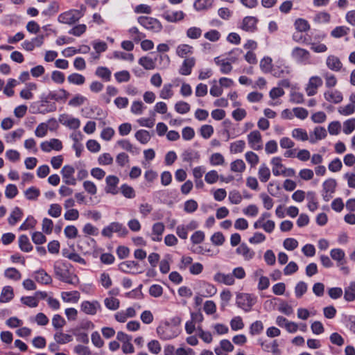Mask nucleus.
I'll list each match as a JSON object with an SVG mask.
<instances>
[{"label":"nucleus","instance_id":"obj_1","mask_svg":"<svg viewBox=\"0 0 355 355\" xmlns=\"http://www.w3.org/2000/svg\"><path fill=\"white\" fill-rule=\"evenodd\" d=\"M72 266L61 260L55 261L53 265L54 274L58 279L64 283L77 286L80 281L78 276L71 270Z\"/></svg>","mask_w":355,"mask_h":355},{"label":"nucleus","instance_id":"obj_2","mask_svg":"<svg viewBox=\"0 0 355 355\" xmlns=\"http://www.w3.org/2000/svg\"><path fill=\"white\" fill-rule=\"evenodd\" d=\"M81 10H70L60 14L58 17V21L60 23L66 24H73L78 21L83 15L82 10H85V7L82 6Z\"/></svg>","mask_w":355,"mask_h":355},{"label":"nucleus","instance_id":"obj_3","mask_svg":"<svg viewBox=\"0 0 355 355\" xmlns=\"http://www.w3.org/2000/svg\"><path fill=\"white\" fill-rule=\"evenodd\" d=\"M138 22L144 28L153 33H159L162 29L161 22L151 17L141 16L138 18Z\"/></svg>","mask_w":355,"mask_h":355},{"label":"nucleus","instance_id":"obj_4","mask_svg":"<svg viewBox=\"0 0 355 355\" xmlns=\"http://www.w3.org/2000/svg\"><path fill=\"white\" fill-rule=\"evenodd\" d=\"M256 302V297L248 293H239L236 295V304L244 311L248 312Z\"/></svg>","mask_w":355,"mask_h":355},{"label":"nucleus","instance_id":"obj_5","mask_svg":"<svg viewBox=\"0 0 355 355\" xmlns=\"http://www.w3.org/2000/svg\"><path fill=\"white\" fill-rule=\"evenodd\" d=\"M113 233H118L120 235H125L128 233V231L121 223L113 222L105 227L101 232L102 235L107 238H111Z\"/></svg>","mask_w":355,"mask_h":355},{"label":"nucleus","instance_id":"obj_6","mask_svg":"<svg viewBox=\"0 0 355 355\" xmlns=\"http://www.w3.org/2000/svg\"><path fill=\"white\" fill-rule=\"evenodd\" d=\"M249 146L254 150H260L263 148L262 137L259 131L255 130L247 135Z\"/></svg>","mask_w":355,"mask_h":355},{"label":"nucleus","instance_id":"obj_7","mask_svg":"<svg viewBox=\"0 0 355 355\" xmlns=\"http://www.w3.org/2000/svg\"><path fill=\"white\" fill-rule=\"evenodd\" d=\"M291 56L296 62L300 64H306L310 63L311 53L304 49L300 47L294 48L292 50Z\"/></svg>","mask_w":355,"mask_h":355},{"label":"nucleus","instance_id":"obj_8","mask_svg":"<svg viewBox=\"0 0 355 355\" xmlns=\"http://www.w3.org/2000/svg\"><path fill=\"white\" fill-rule=\"evenodd\" d=\"M336 181L333 178L326 180L322 184V198L324 201L328 202L335 192L336 187Z\"/></svg>","mask_w":355,"mask_h":355},{"label":"nucleus","instance_id":"obj_9","mask_svg":"<svg viewBox=\"0 0 355 355\" xmlns=\"http://www.w3.org/2000/svg\"><path fill=\"white\" fill-rule=\"evenodd\" d=\"M322 85V80L320 77L318 76L311 77L305 88L307 96H312L316 94L318 87Z\"/></svg>","mask_w":355,"mask_h":355},{"label":"nucleus","instance_id":"obj_10","mask_svg":"<svg viewBox=\"0 0 355 355\" xmlns=\"http://www.w3.org/2000/svg\"><path fill=\"white\" fill-rule=\"evenodd\" d=\"M101 309V305L97 301H83L80 304V310L87 315H95Z\"/></svg>","mask_w":355,"mask_h":355},{"label":"nucleus","instance_id":"obj_11","mask_svg":"<svg viewBox=\"0 0 355 355\" xmlns=\"http://www.w3.org/2000/svg\"><path fill=\"white\" fill-rule=\"evenodd\" d=\"M185 14L181 10H166L162 17L168 22L176 23L184 19Z\"/></svg>","mask_w":355,"mask_h":355},{"label":"nucleus","instance_id":"obj_12","mask_svg":"<svg viewBox=\"0 0 355 355\" xmlns=\"http://www.w3.org/2000/svg\"><path fill=\"white\" fill-rule=\"evenodd\" d=\"M75 169L72 166L65 165L61 170L64 182L68 185H75L76 180L73 177Z\"/></svg>","mask_w":355,"mask_h":355},{"label":"nucleus","instance_id":"obj_13","mask_svg":"<svg viewBox=\"0 0 355 355\" xmlns=\"http://www.w3.org/2000/svg\"><path fill=\"white\" fill-rule=\"evenodd\" d=\"M40 147L44 152L46 153L52 150L59 151L62 148V144L61 141L58 139H51L49 141L42 142Z\"/></svg>","mask_w":355,"mask_h":355},{"label":"nucleus","instance_id":"obj_14","mask_svg":"<svg viewBox=\"0 0 355 355\" xmlns=\"http://www.w3.org/2000/svg\"><path fill=\"white\" fill-rule=\"evenodd\" d=\"M106 187H105V192L107 193H111L112 195H116L118 193V184L119 182V179L118 177L115 175H108L105 178Z\"/></svg>","mask_w":355,"mask_h":355},{"label":"nucleus","instance_id":"obj_15","mask_svg":"<svg viewBox=\"0 0 355 355\" xmlns=\"http://www.w3.org/2000/svg\"><path fill=\"white\" fill-rule=\"evenodd\" d=\"M157 333L160 338L164 340H170L178 336V333L172 330L171 326L168 323L157 328Z\"/></svg>","mask_w":355,"mask_h":355},{"label":"nucleus","instance_id":"obj_16","mask_svg":"<svg viewBox=\"0 0 355 355\" xmlns=\"http://www.w3.org/2000/svg\"><path fill=\"white\" fill-rule=\"evenodd\" d=\"M237 254L241 255L245 261L252 259L255 255L253 250L250 248L245 243H241L236 250Z\"/></svg>","mask_w":355,"mask_h":355},{"label":"nucleus","instance_id":"obj_17","mask_svg":"<svg viewBox=\"0 0 355 355\" xmlns=\"http://www.w3.org/2000/svg\"><path fill=\"white\" fill-rule=\"evenodd\" d=\"M327 68L333 71H339L343 67L340 58L334 55H329L326 59Z\"/></svg>","mask_w":355,"mask_h":355},{"label":"nucleus","instance_id":"obj_18","mask_svg":"<svg viewBox=\"0 0 355 355\" xmlns=\"http://www.w3.org/2000/svg\"><path fill=\"white\" fill-rule=\"evenodd\" d=\"M214 280L218 283L227 286H232L235 284V279L232 273L225 274L220 272H216L214 276Z\"/></svg>","mask_w":355,"mask_h":355},{"label":"nucleus","instance_id":"obj_19","mask_svg":"<svg viewBox=\"0 0 355 355\" xmlns=\"http://www.w3.org/2000/svg\"><path fill=\"white\" fill-rule=\"evenodd\" d=\"M324 97L327 101L336 104L340 103L343 99L342 93L336 89L326 91L324 93Z\"/></svg>","mask_w":355,"mask_h":355},{"label":"nucleus","instance_id":"obj_20","mask_svg":"<svg viewBox=\"0 0 355 355\" xmlns=\"http://www.w3.org/2000/svg\"><path fill=\"white\" fill-rule=\"evenodd\" d=\"M195 64L196 59L193 57L186 58L179 69V73L183 76L190 75Z\"/></svg>","mask_w":355,"mask_h":355},{"label":"nucleus","instance_id":"obj_21","mask_svg":"<svg viewBox=\"0 0 355 355\" xmlns=\"http://www.w3.org/2000/svg\"><path fill=\"white\" fill-rule=\"evenodd\" d=\"M59 120L62 125L71 129H78L80 125V121L78 119L68 115H62Z\"/></svg>","mask_w":355,"mask_h":355},{"label":"nucleus","instance_id":"obj_22","mask_svg":"<svg viewBox=\"0 0 355 355\" xmlns=\"http://www.w3.org/2000/svg\"><path fill=\"white\" fill-rule=\"evenodd\" d=\"M164 225L161 222L153 224L152 227L151 239L153 241H160L162 239V234L164 232Z\"/></svg>","mask_w":355,"mask_h":355},{"label":"nucleus","instance_id":"obj_23","mask_svg":"<svg viewBox=\"0 0 355 355\" xmlns=\"http://www.w3.org/2000/svg\"><path fill=\"white\" fill-rule=\"evenodd\" d=\"M138 266V263L134 261H125L119 264V268L125 273H137Z\"/></svg>","mask_w":355,"mask_h":355},{"label":"nucleus","instance_id":"obj_24","mask_svg":"<svg viewBox=\"0 0 355 355\" xmlns=\"http://www.w3.org/2000/svg\"><path fill=\"white\" fill-rule=\"evenodd\" d=\"M217 292L216 287L208 282H202L200 286V293L204 297H209L214 295Z\"/></svg>","mask_w":355,"mask_h":355},{"label":"nucleus","instance_id":"obj_25","mask_svg":"<svg viewBox=\"0 0 355 355\" xmlns=\"http://www.w3.org/2000/svg\"><path fill=\"white\" fill-rule=\"evenodd\" d=\"M331 257L337 262V266L344 265L345 261V253L340 248H334L330 251Z\"/></svg>","mask_w":355,"mask_h":355},{"label":"nucleus","instance_id":"obj_26","mask_svg":"<svg viewBox=\"0 0 355 355\" xmlns=\"http://www.w3.org/2000/svg\"><path fill=\"white\" fill-rule=\"evenodd\" d=\"M327 136V131L323 127L315 128L313 132L311 133L309 137V141L311 144L315 143L318 140H321Z\"/></svg>","mask_w":355,"mask_h":355},{"label":"nucleus","instance_id":"obj_27","mask_svg":"<svg viewBox=\"0 0 355 355\" xmlns=\"http://www.w3.org/2000/svg\"><path fill=\"white\" fill-rule=\"evenodd\" d=\"M35 279L42 284H49L52 282L51 277L43 269H40L35 272Z\"/></svg>","mask_w":355,"mask_h":355},{"label":"nucleus","instance_id":"obj_28","mask_svg":"<svg viewBox=\"0 0 355 355\" xmlns=\"http://www.w3.org/2000/svg\"><path fill=\"white\" fill-rule=\"evenodd\" d=\"M37 89V86L34 83H29L26 84V88L20 92V97L25 100H30L33 98V94L32 91H35Z\"/></svg>","mask_w":355,"mask_h":355},{"label":"nucleus","instance_id":"obj_29","mask_svg":"<svg viewBox=\"0 0 355 355\" xmlns=\"http://www.w3.org/2000/svg\"><path fill=\"white\" fill-rule=\"evenodd\" d=\"M291 136L293 138L300 141L309 140V136L306 130L301 128H294L291 132Z\"/></svg>","mask_w":355,"mask_h":355},{"label":"nucleus","instance_id":"obj_30","mask_svg":"<svg viewBox=\"0 0 355 355\" xmlns=\"http://www.w3.org/2000/svg\"><path fill=\"white\" fill-rule=\"evenodd\" d=\"M282 159L280 157H275L270 161V163L272 166V173L275 176L280 175L282 171H283L284 168V165L282 164Z\"/></svg>","mask_w":355,"mask_h":355},{"label":"nucleus","instance_id":"obj_31","mask_svg":"<svg viewBox=\"0 0 355 355\" xmlns=\"http://www.w3.org/2000/svg\"><path fill=\"white\" fill-rule=\"evenodd\" d=\"M257 21V19L254 17H245L242 22V29L245 31H254L256 28Z\"/></svg>","mask_w":355,"mask_h":355},{"label":"nucleus","instance_id":"obj_32","mask_svg":"<svg viewBox=\"0 0 355 355\" xmlns=\"http://www.w3.org/2000/svg\"><path fill=\"white\" fill-rule=\"evenodd\" d=\"M215 63L220 67V71L223 73L227 74L229 73L232 69V67L231 64V62L227 61L225 59H220L219 57H217L214 59Z\"/></svg>","mask_w":355,"mask_h":355},{"label":"nucleus","instance_id":"obj_33","mask_svg":"<svg viewBox=\"0 0 355 355\" xmlns=\"http://www.w3.org/2000/svg\"><path fill=\"white\" fill-rule=\"evenodd\" d=\"M73 336L62 331H57L54 334V340L58 344L64 345L73 341Z\"/></svg>","mask_w":355,"mask_h":355},{"label":"nucleus","instance_id":"obj_34","mask_svg":"<svg viewBox=\"0 0 355 355\" xmlns=\"http://www.w3.org/2000/svg\"><path fill=\"white\" fill-rule=\"evenodd\" d=\"M62 300L65 302H73L76 303L80 298V293L76 291H64L61 293Z\"/></svg>","mask_w":355,"mask_h":355},{"label":"nucleus","instance_id":"obj_35","mask_svg":"<svg viewBox=\"0 0 355 355\" xmlns=\"http://www.w3.org/2000/svg\"><path fill=\"white\" fill-rule=\"evenodd\" d=\"M258 178L261 182H266L270 178V170L266 164H262L258 171Z\"/></svg>","mask_w":355,"mask_h":355},{"label":"nucleus","instance_id":"obj_36","mask_svg":"<svg viewBox=\"0 0 355 355\" xmlns=\"http://www.w3.org/2000/svg\"><path fill=\"white\" fill-rule=\"evenodd\" d=\"M14 297L13 289L10 286H4L0 295V302H8Z\"/></svg>","mask_w":355,"mask_h":355},{"label":"nucleus","instance_id":"obj_37","mask_svg":"<svg viewBox=\"0 0 355 355\" xmlns=\"http://www.w3.org/2000/svg\"><path fill=\"white\" fill-rule=\"evenodd\" d=\"M23 216V211L18 207H16L12 211L9 218H8V223L11 225H14L20 220L21 218Z\"/></svg>","mask_w":355,"mask_h":355},{"label":"nucleus","instance_id":"obj_38","mask_svg":"<svg viewBox=\"0 0 355 355\" xmlns=\"http://www.w3.org/2000/svg\"><path fill=\"white\" fill-rule=\"evenodd\" d=\"M174 92L173 91V85L167 83L164 85L159 92V97L162 99L167 100L173 97Z\"/></svg>","mask_w":355,"mask_h":355},{"label":"nucleus","instance_id":"obj_39","mask_svg":"<svg viewBox=\"0 0 355 355\" xmlns=\"http://www.w3.org/2000/svg\"><path fill=\"white\" fill-rule=\"evenodd\" d=\"M330 20V14L325 11L318 12L313 17V21L317 24H327Z\"/></svg>","mask_w":355,"mask_h":355},{"label":"nucleus","instance_id":"obj_40","mask_svg":"<svg viewBox=\"0 0 355 355\" xmlns=\"http://www.w3.org/2000/svg\"><path fill=\"white\" fill-rule=\"evenodd\" d=\"M349 32V28L345 26H336L331 31V37L334 38H340L347 35Z\"/></svg>","mask_w":355,"mask_h":355},{"label":"nucleus","instance_id":"obj_41","mask_svg":"<svg viewBox=\"0 0 355 355\" xmlns=\"http://www.w3.org/2000/svg\"><path fill=\"white\" fill-rule=\"evenodd\" d=\"M246 168L245 162L241 159H237L230 164V170L234 173H243Z\"/></svg>","mask_w":355,"mask_h":355},{"label":"nucleus","instance_id":"obj_42","mask_svg":"<svg viewBox=\"0 0 355 355\" xmlns=\"http://www.w3.org/2000/svg\"><path fill=\"white\" fill-rule=\"evenodd\" d=\"M19 245L20 249L24 252H30L33 249V246L29 241V239L26 235H21L19 237Z\"/></svg>","mask_w":355,"mask_h":355},{"label":"nucleus","instance_id":"obj_43","mask_svg":"<svg viewBox=\"0 0 355 355\" xmlns=\"http://www.w3.org/2000/svg\"><path fill=\"white\" fill-rule=\"evenodd\" d=\"M193 53V47L188 44H180L177 47L176 53L181 58H186Z\"/></svg>","mask_w":355,"mask_h":355},{"label":"nucleus","instance_id":"obj_44","mask_svg":"<svg viewBox=\"0 0 355 355\" xmlns=\"http://www.w3.org/2000/svg\"><path fill=\"white\" fill-rule=\"evenodd\" d=\"M95 74L105 81H110L111 78V71L105 67H97Z\"/></svg>","mask_w":355,"mask_h":355},{"label":"nucleus","instance_id":"obj_45","mask_svg":"<svg viewBox=\"0 0 355 355\" xmlns=\"http://www.w3.org/2000/svg\"><path fill=\"white\" fill-rule=\"evenodd\" d=\"M344 298L346 301L352 302L355 300V282H352L345 289Z\"/></svg>","mask_w":355,"mask_h":355},{"label":"nucleus","instance_id":"obj_46","mask_svg":"<svg viewBox=\"0 0 355 355\" xmlns=\"http://www.w3.org/2000/svg\"><path fill=\"white\" fill-rule=\"evenodd\" d=\"M245 148V143L243 140H238L230 144V150L232 153L237 154L242 153Z\"/></svg>","mask_w":355,"mask_h":355},{"label":"nucleus","instance_id":"obj_47","mask_svg":"<svg viewBox=\"0 0 355 355\" xmlns=\"http://www.w3.org/2000/svg\"><path fill=\"white\" fill-rule=\"evenodd\" d=\"M295 28L298 32H306L310 29V25L306 19L299 18L295 21Z\"/></svg>","mask_w":355,"mask_h":355},{"label":"nucleus","instance_id":"obj_48","mask_svg":"<svg viewBox=\"0 0 355 355\" xmlns=\"http://www.w3.org/2000/svg\"><path fill=\"white\" fill-rule=\"evenodd\" d=\"M24 132L23 129H17L5 136V139L8 143H14L17 139L21 137Z\"/></svg>","mask_w":355,"mask_h":355},{"label":"nucleus","instance_id":"obj_49","mask_svg":"<svg viewBox=\"0 0 355 355\" xmlns=\"http://www.w3.org/2000/svg\"><path fill=\"white\" fill-rule=\"evenodd\" d=\"M4 275L10 279L17 281L21 279L20 272L15 268H8L4 272Z\"/></svg>","mask_w":355,"mask_h":355},{"label":"nucleus","instance_id":"obj_50","mask_svg":"<svg viewBox=\"0 0 355 355\" xmlns=\"http://www.w3.org/2000/svg\"><path fill=\"white\" fill-rule=\"evenodd\" d=\"M245 158L251 167H254L259 162V156L252 151L246 152L245 154Z\"/></svg>","mask_w":355,"mask_h":355},{"label":"nucleus","instance_id":"obj_51","mask_svg":"<svg viewBox=\"0 0 355 355\" xmlns=\"http://www.w3.org/2000/svg\"><path fill=\"white\" fill-rule=\"evenodd\" d=\"M190 105L185 101H178L175 104V111L181 114L188 113L190 111Z\"/></svg>","mask_w":355,"mask_h":355},{"label":"nucleus","instance_id":"obj_52","mask_svg":"<svg viewBox=\"0 0 355 355\" xmlns=\"http://www.w3.org/2000/svg\"><path fill=\"white\" fill-rule=\"evenodd\" d=\"M355 130V118H351L343 122V131L345 135L351 134Z\"/></svg>","mask_w":355,"mask_h":355},{"label":"nucleus","instance_id":"obj_53","mask_svg":"<svg viewBox=\"0 0 355 355\" xmlns=\"http://www.w3.org/2000/svg\"><path fill=\"white\" fill-rule=\"evenodd\" d=\"M40 194V191L35 187H31L24 191V195L28 200H35Z\"/></svg>","mask_w":355,"mask_h":355},{"label":"nucleus","instance_id":"obj_54","mask_svg":"<svg viewBox=\"0 0 355 355\" xmlns=\"http://www.w3.org/2000/svg\"><path fill=\"white\" fill-rule=\"evenodd\" d=\"M62 214V207L57 203L50 205L48 209V214L53 218H58Z\"/></svg>","mask_w":355,"mask_h":355},{"label":"nucleus","instance_id":"obj_55","mask_svg":"<svg viewBox=\"0 0 355 355\" xmlns=\"http://www.w3.org/2000/svg\"><path fill=\"white\" fill-rule=\"evenodd\" d=\"M105 306L110 310H116L119 307V300L114 297H107L104 300Z\"/></svg>","mask_w":355,"mask_h":355},{"label":"nucleus","instance_id":"obj_56","mask_svg":"<svg viewBox=\"0 0 355 355\" xmlns=\"http://www.w3.org/2000/svg\"><path fill=\"white\" fill-rule=\"evenodd\" d=\"M114 77L119 83H127L130 79V74L128 71L123 70L115 73Z\"/></svg>","mask_w":355,"mask_h":355},{"label":"nucleus","instance_id":"obj_57","mask_svg":"<svg viewBox=\"0 0 355 355\" xmlns=\"http://www.w3.org/2000/svg\"><path fill=\"white\" fill-rule=\"evenodd\" d=\"M325 80V86L328 88H331L337 85L338 80L335 75L330 73H325L323 75Z\"/></svg>","mask_w":355,"mask_h":355},{"label":"nucleus","instance_id":"obj_58","mask_svg":"<svg viewBox=\"0 0 355 355\" xmlns=\"http://www.w3.org/2000/svg\"><path fill=\"white\" fill-rule=\"evenodd\" d=\"M18 81L13 78H10L3 89V93L8 96H12L14 95V90L12 89L16 85H17Z\"/></svg>","mask_w":355,"mask_h":355},{"label":"nucleus","instance_id":"obj_59","mask_svg":"<svg viewBox=\"0 0 355 355\" xmlns=\"http://www.w3.org/2000/svg\"><path fill=\"white\" fill-rule=\"evenodd\" d=\"M135 137L139 142L144 144H147L150 139L149 132L145 130H138L135 133Z\"/></svg>","mask_w":355,"mask_h":355},{"label":"nucleus","instance_id":"obj_60","mask_svg":"<svg viewBox=\"0 0 355 355\" xmlns=\"http://www.w3.org/2000/svg\"><path fill=\"white\" fill-rule=\"evenodd\" d=\"M99 282L101 286L106 289L110 288L112 285V281L110 275L105 272L101 274Z\"/></svg>","mask_w":355,"mask_h":355},{"label":"nucleus","instance_id":"obj_61","mask_svg":"<svg viewBox=\"0 0 355 355\" xmlns=\"http://www.w3.org/2000/svg\"><path fill=\"white\" fill-rule=\"evenodd\" d=\"M139 64L145 69L150 70L155 67V64L153 59L148 57H142L139 60Z\"/></svg>","mask_w":355,"mask_h":355},{"label":"nucleus","instance_id":"obj_62","mask_svg":"<svg viewBox=\"0 0 355 355\" xmlns=\"http://www.w3.org/2000/svg\"><path fill=\"white\" fill-rule=\"evenodd\" d=\"M213 1V0H196L193 6L197 10H202L211 7Z\"/></svg>","mask_w":355,"mask_h":355},{"label":"nucleus","instance_id":"obj_63","mask_svg":"<svg viewBox=\"0 0 355 355\" xmlns=\"http://www.w3.org/2000/svg\"><path fill=\"white\" fill-rule=\"evenodd\" d=\"M338 112L343 116L351 115L355 112V105L349 103L347 105L339 107Z\"/></svg>","mask_w":355,"mask_h":355},{"label":"nucleus","instance_id":"obj_64","mask_svg":"<svg viewBox=\"0 0 355 355\" xmlns=\"http://www.w3.org/2000/svg\"><path fill=\"white\" fill-rule=\"evenodd\" d=\"M67 79L70 83L78 85H83L85 81V78L83 75L76 73L69 75Z\"/></svg>","mask_w":355,"mask_h":355}]
</instances>
